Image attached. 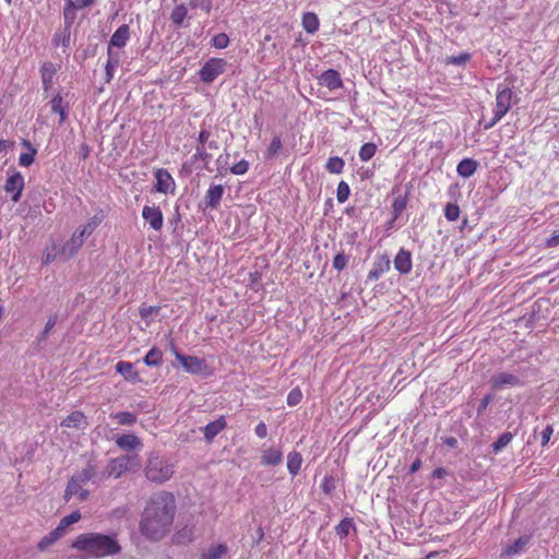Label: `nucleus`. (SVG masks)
I'll list each match as a JSON object with an SVG mask.
<instances>
[{
  "instance_id": "f257e3e1",
  "label": "nucleus",
  "mask_w": 559,
  "mask_h": 559,
  "mask_svg": "<svg viewBox=\"0 0 559 559\" xmlns=\"http://www.w3.org/2000/svg\"><path fill=\"white\" fill-rule=\"evenodd\" d=\"M176 511L177 503L173 492L162 490L152 495L140 521L142 535L151 540H160L170 532Z\"/></svg>"
},
{
  "instance_id": "f03ea898",
  "label": "nucleus",
  "mask_w": 559,
  "mask_h": 559,
  "mask_svg": "<svg viewBox=\"0 0 559 559\" xmlns=\"http://www.w3.org/2000/svg\"><path fill=\"white\" fill-rule=\"evenodd\" d=\"M71 547L96 558L110 557L121 552V546L115 534L83 533L72 542Z\"/></svg>"
},
{
  "instance_id": "7ed1b4c3",
  "label": "nucleus",
  "mask_w": 559,
  "mask_h": 559,
  "mask_svg": "<svg viewBox=\"0 0 559 559\" xmlns=\"http://www.w3.org/2000/svg\"><path fill=\"white\" fill-rule=\"evenodd\" d=\"M174 473V465L168 460L153 452L148 454L144 466V475L148 481L164 484Z\"/></svg>"
},
{
  "instance_id": "20e7f679",
  "label": "nucleus",
  "mask_w": 559,
  "mask_h": 559,
  "mask_svg": "<svg viewBox=\"0 0 559 559\" xmlns=\"http://www.w3.org/2000/svg\"><path fill=\"white\" fill-rule=\"evenodd\" d=\"M513 92L508 86H498L496 95V106L492 119L484 128L486 130L495 127L510 110L512 106Z\"/></svg>"
},
{
  "instance_id": "39448f33",
  "label": "nucleus",
  "mask_w": 559,
  "mask_h": 559,
  "mask_svg": "<svg viewBox=\"0 0 559 559\" xmlns=\"http://www.w3.org/2000/svg\"><path fill=\"white\" fill-rule=\"evenodd\" d=\"M138 454L133 455H121L115 459H110L104 468L102 477L106 478H119L126 472L132 467H139Z\"/></svg>"
},
{
  "instance_id": "423d86ee",
  "label": "nucleus",
  "mask_w": 559,
  "mask_h": 559,
  "mask_svg": "<svg viewBox=\"0 0 559 559\" xmlns=\"http://www.w3.org/2000/svg\"><path fill=\"white\" fill-rule=\"evenodd\" d=\"M227 61L223 58H211L199 70L200 80L210 84L226 71Z\"/></svg>"
},
{
  "instance_id": "0eeeda50",
  "label": "nucleus",
  "mask_w": 559,
  "mask_h": 559,
  "mask_svg": "<svg viewBox=\"0 0 559 559\" xmlns=\"http://www.w3.org/2000/svg\"><path fill=\"white\" fill-rule=\"evenodd\" d=\"M175 358L182 366V368L192 374L203 373L206 369L205 361L197 356L183 355L177 350L175 346L171 349Z\"/></svg>"
},
{
  "instance_id": "6e6552de",
  "label": "nucleus",
  "mask_w": 559,
  "mask_h": 559,
  "mask_svg": "<svg viewBox=\"0 0 559 559\" xmlns=\"http://www.w3.org/2000/svg\"><path fill=\"white\" fill-rule=\"evenodd\" d=\"M24 186L25 182L22 174L14 168L9 169L4 183V190L11 194V200L13 202L20 201Z\"/></svg>"
},
{
  "instance_id": "1a4fd4ad",
  "label": "nucleus",
  "mask_w": 559,
  "mask_h": 559,
  "mask_svg": "<svg viewBox=\"0 0 559 559\" xmlns=\"http://www.w3.org/2000/svg\"><path fill=\"white\" fill-rule=\"evenodd\" d=\"M155 190L160 193H174L175 192V180L167 169L159 168L155 171Z\"/></svg>"
},
{
  "instance_id": "9d476101",
  "label": "nucleus",
  "mask_w": 559,
  "mask_h": 559,
  "mask_svg": "<svg viewBox=\"0 0 559 559\" xmlns=\"http://www.w3.org/2000/svg\"><path fill=\"white\" fill-rule=\"evenodd\" d=\"M318 84L320 86L326 87L329 91H335L338 88H343L344 86L341 74L335 69H329L322 72L318 76Z\"/></svg>"
},
{
  "instance_id": "9b49d317",
  "label": "nucleus",
  "mask_w": 559,
  "mask_h": 559,
  "mask_svg": "<svg viewBox=\"0 0 559 559\" xmlns=\"http://www.w3.org/2000/svg\"><path fill=\"white\" fill-rule=\"evenodd\" d=\"M142 217L147 222L154 230L159 231L163 228L164 216L159 206L144 205L142 210Z\"/></svg>"
},
{
  "instance_id": "f8f14e48",
  "label": "nucleus",
  "mask_w": 559,
  "mask_h": 559,
  "mask_svg": "<svg viewBox=\"0 0 559 559\" xmlns=\"http://www.w3.org/2000/svg\"><path fill=\"white\" fill-rule=\"evenodd\" d=\"M88 496L90 491L72 476L64 490V500L69 501L71 498L75 497L79 501L83 502L88 499Z\"/></svg>"
},
{
  "instance_id": "ddd939ff",
  "label": "nucleus",
  "mask_w": 559,
  "mask_h": 559,
  "mask_svg": "<svg viewBox=\"0 0 559 559\" xmlns=\"http://www.w3.org/2000/svg\"><path fill=\"white\" fill-rule=\"evenodd\" d=\"M490 385L493 390H501L507 386H519L521 380L518 376L510 372H500L490 378Z\"/></svg>"
},
{
  "instance_id": "4468645a",
  "label": "nucleus",
  "mask_w": 559,
  "mask_h": 559,
  "mask_svg": "<svg viewBox=\"0 0 559 559\" xmlns=\"http://www.w3.org/2000/svg\"><path fill=\"white\" fill-rule=\"evenodd\" d=\"M394 267L401 274H408L412 271V254L408 250L401 248L394 258Z\"/></svg>"
},
{
  "instance_id": "2eb2a0df",
  "label": "nucleus",
  "mask_w": 559,
  "mask_h": 559,
  "mask_svg": "<svg viewBox=\"0 0 559 559\" xmlns=\"http://www.w3.org/2000/svg\"><path fill=\"white\" fill-rule=\"evenodd\" d=\"M61 427L84 429L87 426V418L82 411H73L60 423Z\"/></svg>"
},
{
  "instance_id": "dca6fc26",
  "label": "nucleus",
  "mask_w": 559,
  "mask_h": 559,
  "mask_svg": "<svg viewBox=\"0 0 559 559\" xmlns=\"http://www.w3.org/2000/svg\"><path fill=\"white\" fill-rule=\"evenodd\" d=\"M224 187L222 185L212 183L204 197L205 206L216 209L224 195Z\"/></svg>"
},
{
  "instance_id": "f3484780",
  "label": "nucleus",
  "mask_w": 559,
  "mask_h": 559,
  "mask_svg": "<svg viewBox=\"0 0 559 559\" xmlns=\"http://www.w3.org/2000/svg\"><path fill=\"white\" fill-rule=\"evenodd\" d=\"M130 37V27L128 24L120 25L115 33L111 35L109 47H108V53L110 55V48L118 47L122 48L127 45V41Z\"/></svg>"
},
{
  "instance_id": "a211bd4d",
  "label": "nucleus",
  "mask_w": 559,
  "mask_h": 559,
  "mask_svg": "<svg viewBox=\"0 0 559 559\" xmlns=\"http://www.w3.org/2000/svg\"><path fill=\"white\" fill-rule=\"evenodd\" d=\"M116 371L120 373L124 380L129 382H140L141 378L139 372L134 369V366L130 361L120 360L116 364Z\"/></svg>"
},
{
  "instance_id": "6ab92c4d",
  "label": "nucleus",
  "mask_w": 559,
  "mask_h": 559,
  "mask_svg": "<svg viewBox=\"0 0 559 559\" xmlns=\"http://www.w3.org/2000/svg\"><path fill=\"white\" fill-rule=\"evenodd\" d=\"M390 265H391V262L386 254L379 257L376 260L373 267L369 271V273L367 275L368 280L369 281L379 280L382 276V274H384L385 272H388L390 270Z\"/></svg>"
},
{
  "instance_id": "aec40b11",
  "label": "nucleus",
  "mask_w": 559,
  "mask_h": 559,
  "mask_svg": "<svg viewBox=\"0 0 559 559\" xmlns=\"http://www.w3.org/2000/svg\"><path fill=\"white\" fill-rule=\"evenodd\" d=\"M227 427V421L224 416H221L214 421L209 423L204 428V439L211 442L221 431Z\"/></svg>"
},
{
  "instance_id": "412c9836",
  "label": "nucleus",
  "mask_w": 559,
  "mask_h": 559,
  "mask_svg": "<svg viewBox=\"0 0 559 559\" xmlns=\"http://www.w3.org/2000/svg\"><path fill=\"white\" fill-rule=\"evenodd\" d=\"M283 462V453L278 449L269 448L262 451L261 463L264 466H277Z\"/></svg>"
},
{
  "instance_id": "4be33fe9",
  "label": "nucleus",
  "mask_w": 559,
  "mask_h": 559,
  "mask_svg": "<svg viewBox=\"0 0 559 559\" xmlns=\"http://www.w3.org/2000/svg\"><path fill=\"white\" fill-rule=\"evenodd\" d=\"M116 444L122 450H133L142 445L141 439L132 433H126L116 438Z\"/></svg>"
},
{
  "instance_id": "5701e85b",
  "label": "nucleus",
  "mask_w": 559,
  "mask_h": 559,
  "mask_svg": "<svg viewBox=\"0 0 559 559\" xmlns=\"http://www.w3.org/2000/svg\"><path fill=\"white\" fill-rule=\"evenodd\" d=\"M531 537L527 535L519 537L512 545L507 546L501 556L512 557L522 552L525 547L530 544Z\"/></svg>"
},
{
  "instance_id": "b1692460",
  "label": "nucleus",
  "mask_w": 559,
  "mask_h": 559,
  "mask_svg": "<svg viewBox=\"0 0 559 559\" xmlns=\"http://www.w3.org/2000/svg\"><path fill=\"white\" fill-rule=\"evenodd\" d=\"M97 466L93 461H88L82 471L75 473L73 477L84 486L96 476Z\"/></svg>"
},
{
  "instance_id": "393cba45",
  "label": "nucleus",
  "mask_w": 559,
  "mask_h": 559,
  "mask_svg": "<svg viewBox=\"0 0 559 559\" xmlns=\"http://www.w3.org/2000/svg\"><path fill=\"white\" fill-rule=\"evenodd\" d=\"M97 466L93 461H88L82 471L75 473L73 477L84 486L96 476Z\"/></svg>"
},
{
  "instance_id": "a878e982",
  "label": "nucleus",
  "mask_w": 559,
  "mask_h": 559,
  "mask_svg": "<svg viewBox=\"0 0 559 559\" xmlns=\"http://www.w3.org/2000/svg\"><path fill=\"white\" fill-rule=\"evenodd\" d=\"M477 167L478 163L475 159L466 157L457 164L456 171L459 176L469 178L476 173Z\"/></svg>"
},
{
  "instance_id": "bb28decb",
  "label": "nucleus",
  "mask_w": 559,
  "mask_h": 559,
  "mask_svg": "<svg viewBox=\"0 0 559 559\" xmlns=\"http://www.w3.org/2000/svg\"><path fill=\"white\" fill-rule=\"evenodd\" d=\"M22 144H23V146H25L27 148V152L22 153L20 155L19 164L22 167H29L34 163V160H35V156L37 154V150L27 140H24Z\"/></svg>"
},
{
  "instance_id": "cd10ccee",
  "label": "nucleus",
  "mask_w": 559,
  "mask_h": 559,
  "mask_svg": "<svg viewBox=\"0 0 559 559\" xmlns=\"http://www.w3.org/2000/svg\"><path fill=\"white\" fill-rule=\"evenodd\" d=\"M193 527L185 526L181 530H178L171 537L173 543L176 545H186L192 542L193 539Z\"/></svg>"
},
{
  "instance_id": "c85d7f7f",
  "label": "nucleus",
  "mask_w": 559,
  "mask_h": 559,
  "mask_svg": "<svg viewBox=\"0 0 559 559\" xmlns=\"http://www.w3.org/2000/svg\"><path fill=\"white\" fill-rule=\"evenodd\" d=\"M302 464V456L298 451H292L287 455V469L292 476H296Z\"/></svg>"
},
{
  "instance_id": "c756f323",
  "label": "nucleus",
  "mask_w": 559,
  "mask_h": 559,
  "mask_svg": "<svg viewBox=\"0 0 559 559\" xmlns=\"http://www.w3.org/2000/svg\"><path fill=\"white\" fill-rule=\"evenodd\" d=\"M143 362L147 366V367H158L162 365L163 362V352L154 346L152 347L147 354L144 356L143 358Z\"/></svg>"
},
{
  "instance_id": "7c9ffc66",
  "label": "nucleus",
  "mask_w": 559,
  "mask_h": 559,
  "mask_svg": "<svg viewBox=\"0 0 559 559\" xmlns=\"http://www.w3.org/2000/svg\"><path fill=\"white\" fill-rule=\"evenodd\" d=\"M304 29L309 34H314L319 29V19L316 13L307 12L302 15L301 21Z\"/></svg>"
},
{
  "instance_id": "2f4dec72",
  "label": "nucleus",
  "mask_w": 559,
  "mask_h": 559,
  "mask_svg": "<svg viewBox=\"0 0 559 559\" xmlns=\"http://www.w3.org/2000/svg\"><path fill=\"white\" fill-rule=\"evenodd\" d=\"M84 237H80V234L78 230L73 234L71 239L67 241L62 248L63 252H69L70 255H73L78 252V250L83 246L84 243Z\"/></svg>"
},
{
  "instance_id": "473e14b6",
  "label": "nucleus",
  "mask_w": 559,
  "mask_h": 559,
  "mask_svg": "<svg viewBox=\"0 0 559 559\" xmlns=\"http://www.w3.org/2000/svg\"><path fill=\"white\" fill-rule=\"evenodd\" d=\"M227 546L225 544H217L210 547L205 552L201 555V559H221L227 554Z\"/></svg>"
},
{
  "instance_id": "72a5a7b5",
  "label": "nucleus",
  "mask_w": 559,
  "mask_h": 559,
  "mask_svg": "<svg viewBox=\"0 0 559 559\" xmlns=\"http://www.w3.org/2000/svg\"><path fill=\"white\" fill-rule=\"evenodd\" d=\"M51 111L55 114H59L60 116V124L63 123L67 119V109L63 106V98L60 94H57L52 97L51 102Z\"/></svg>"
},
{
  "instance_id": "f704fd0d",
  "label": "nucleus",
  "mask_w": 559,
  "mask_h": 559,
  "mask_svg": "<svg viewBox=\"0 0 559 559\" xmlns=\"http://www.w3.org/2000/svg\"><path fill=\"white\" fill-rule=\"evenodd\" d=\"M81 518H82L81 512L79 510H75L71 514L63 516L60 520L59 524L57 525V528L64 535L66 530L70 525L79 522L81 520Z\"/></svg>"
},
{
  "instance_id": "c9c22d12",
  "label": "nucleus",
  "mask_w": 559,
  "mask_h": 559,
  "mask_svg": "<svg viewBox=\"0 0 559 559\" xmlns=\"http://www.w3.org/2000/svg\"><path fill=\"white\" fill-rule=\"evenodd\" d=\"M62 536L63 534L56 527L48 535L41 538V540L38 543V549L45 550L49 546L53 545Z\"/></svg>"
},
{
  "instance_id": "e433bc0d",
  "label": "nucleus",
  "mask_w": 559,
  "mask_h": 559,
  "mask_svg": "<svg viewBox=\"0 0 559 559\" xmlns=\"http://www.w3.org/2000/svg\"><path fill=\"white\" fill-rule=\"evenodd\" d=\"M119 425L131 426L136 423V415L130 412H119L110 415Z\"/></svg>"
},
{
  "instance_id": "4c0bfd02",
  "label": "nucleus",
  "mask_w": 559,
  "mask_h": 559,
  "mask_svg": "<svg viewBox=\"0 0 559 559\" xmlns=\"http://www.w3.org/2000/svg\"><path fill=\"white\" fill-rule=\"evenodd\" d=\"M352 528H354L353 519L345 518L335 526V533L340 538H345Z\"/></svg>"
},
{
  "instance_id": "58836bf2",
  "label": "nucleus",
  "mask_w": 559,
  "mask_h": 559,
  "mask_svg": "<svg viewBox=\"0 0 559 559\" xmlns=\"http://www.w3.org/2000/svg\"><path fill=\"white\" fill-rule=\"evenodd\" d=\"M187 14L188 9L186 8V5L180 4L174 8V10L171 11L170 20L175 25L180 26L183 23L185 19L187 17Z\"/></svg>"
},
{
  "instance_id": "ea45409f",
  "label": "nucleus",
  "mask_w": 559,
  "mask_h": 559,
  "mask_svg": "<svg viewBox=\"0 0 559 559\" xmlns=\"http://www.w3.org/2000/svg\"><path fill=\"white\" fill-rule=\"evenodd\" d=\"M344 159L337 156L330 157L325 164L326 170L331 174H341L344 169Z\"/></svg>"
},
{
  "instance_id": "a19ab883",
  "label": "nucleus",
  "mask_w": 559,
  "mask_h": 559,
  "mask_svg": "<svg viewBox=\"0 0 559 559\" xmlns=\"http://www.w3.org/2000/svg\"><path fill=\"white\" fill-rule=\"evenodd\" d=\"M376 152L377 145L374 143L369 142L361 145L358 155L360 160L368 162L374 156Z\"/></svg>"
},
{
  "instance_id": "79ce46f5",
  "label": "nucleus",
  "mask_w": 559,
  "mask_h": 559,
  "mask_svg": "<svg viewBox=\"0 0 559 559\" xmlns=\"http://www.w3.org/2000/svg\"><path fill=\"white\" fill-rule=\"evenodd\" d=\"M160 311L159 306H147L145 304H142L139 307V314L143 320H148L153 316H157Z\"/></svg>"
},
{
  "instance_id": "37998d69",
  "label": "nucleus",
  "mask_w": 559,
  "mask_h": 559,
  "mask_svg": "<svg viewBox=\"0 0 559 559\" xmlns=\"http://www.w3.org/2000/svg\"><path fill=\"white\" fill-rule=\"evenodd\" d=\"M461 214L460 206L456 203H448L444 207V216L449 222H455Z\"/></svg>"
},
{
  "instance_id": "c03bdc74",
  "label": "nucleus",
  "mask_w": 559,
  "mask_h": 559,
  "mask_svg": "<svg viewBox=\"0 0 559 559\" xmlns=\"http://www.w3.org/2000/svg\"><path fill=\"white\" fill-rule=\"evenodd\" d=\"M513 439V435L511 432H503L497 441L493 442L492 444V449H493V452L498 453L500 452L503 448H506Z\"/></svg>"
},
{
  "instance_id": "a18cd8bd",
  "label": "nucleus",
  "mask_w": 559,
  "mask_h": 559,
  "mask_svg": "<svg viewBox=\"0 0 559 559\" xmlns=\"http://www.w3.org/2000/svg\"><path fill=\"white\" fill-rule=\"evenodd\" d=\"M283 147V144H282V140L278 135L274 136L265 152V157L266 158H272L274 156H276L280 151L282 150Z\"/></svg>"
},
{
  "instance_id": "49530a36",
  "label": "nucleus",
  "mask_w": 559,
  "mask_h": 559,
  "mask_svg": "<svg viewBox=\"0 0 559 559\" xmlns=\"http://www.w3.org/2000/svg\"><path fill=\"white\" fill-rule=\"evenodd\" d=\"M349 194H350V189H349V186L347 182L345 181H341L338 185H337V189H336V199L340 203H344L348 200L349 198Z\"/></svg>"
},
{
  "instance_id": "de8ad7c7",
  "label": "nucleus",
  "mask_w": 559,
  "mask_h": 559,
  "mask_svg": "<svg viewBox=\"0 0 559 559\" xmlns=\"http://www.w3.org/2000/svg\"><path fill=\"white\" fill-rule=\"evenodd\" d=\"M406 207V198L405 197H400V198H395L393 203H392V211H393V215H394V219H396L401 213L405 210Z\"/></svg>"
},
{
  "instance_id": "09e8293b",
  "label": "nucleus",
  "mask_w": 559,
  "mask_h": 559,
  "mask_svg": "<svg viewBox=\"0 0 559 559\" xmlns=\"http://www.w3.org/2000/svg\"><path fill=\"white\" fill-rule=\"evenodd\" d=\"M53 69H52V64H44L41 67V80H43V83L45 85V88L48 87V85L51 83L52 81V76H53Z\"/></svg>"
},
{
  "instance_id": "8fccbe9b",
  "label": "nucleus",
  "mask_w": 559,
  "mask_h": 559,
  "mask_svg": "<svg viewBox=\"0 0 559 559\" xmlns=\"http://www.w3.org/2000/svg\"><path fill=\"white\" fill-rule=\"evenodd\" d=\"M229 44V37L225 33L216 34L212 38V45L217 49H224Z\"/></svg>"
},
{
  "instance_id": "3c124183",
  "label": "nucleus",
  "mask_w": 559,
  "mask_h": 559,
  "mask_svg": "<svg viewBox=\"0 0 559 559\" xmlns=\"http://www.w3.org/2000/svg\"><path fill=\"white\" fill-rule=\"evenodd\" d=\"M348 257L343 252L337 253L333 259V267L338 272L343 271L348 264Z\"/></svg>"
},
{
  "instance_id": "603ef678",
  "label": "nucleus",
  "mask_w": 559,
  "mask_h": 559,
  "mask_svg": "<svg viewBox=\"0 0 559 559\" xmlns=\"http://www.w3.org/2000/svg\"><path fill=\"white\" fill-rule=\"evenodd\" d=\"M96 226H97L96 219L92 218L83 227L78 228L76 230L79 231L80 237H84L85 238V237H88L90 235L93 234V231L95 230Z\"/></svg>"
},
{
  "instance_id": "864d4df0",
  "label": "nucleus",
  "mask_w": 559,
  "mask_h": 559,
  "mask_svg": "<svg viewBox=\"0 0 559 559\" xmlns=\"http://www.w3.org/2000/svg\"><path fill=\"white\" fill-rule=\"evenodd\" d=\"M321 489L325 495H331L332 491L335 489L334 477L331 475L324 476L322 484H321Z\"/></svg>"
},
{
  "instance_id": "5fc2aeb1",
  "label": "nucleus",
  "mask_w": 559,
  "mask_h": 559,
  "mask_svg": "<svg viewBox=\"0 0 559 559\" xmlns=\"http://www.w3.org/2000/svg\"><path fill=\"white\" fill-rule=\"evenodd\" d=\"M301 399H302V393H301V391H300L298 388L293 389V390L288 393V395H287V404H288L289 406H295V405H297V404H299V403H300Z\"/></svg>"
},
{
  "instance_id": "6e6d98bb",
  "label": "nucleus",
  "mask_w": 559,
  "mask_h": 559,
  "mask_svg": "<svg viewBox=\"0 0 559 559\" xmlns=\"http://www.w3.org/2000/svg\"><path fill=\"white\" fill-rule=\"evenodd\" d=\"M249 169V163L246 159H241L231 166L230 171L234 175H243Z\"/></svg>"
},
{
  "instance_id": "4d7b16f0",
  "label": "nucleus",
  "mask_w": 559,
  "mask_h": 559,
  "mask_svg": "<svg viewBox=\"0 0 559 559\" xmlns=\"http://www.w3.org/2000/svg\"><path fill=\"white\" fill-rule=\"evenodd\" d=\"M78 8L74 5L73 0H66V5L63 10V15L66 20H73L75 16V11Z\"/></svg>"
},
{
  "instance_id": "13d9d810",
  "label": "nucleus",
  "mask_w": 559,
  "mask_h": 559,
  "mask_svg": "<svg viewBox=\"0 0 559 559\" xmlns=\"http://www.w3.org/2000/svg\"><path fill=\"white\" fill-rule=\"evenodd\" d=\"M471 55L468 52H463L459 56H452L448 59V63L455 64V66H462L465 64L467 61H469Z\"/></svg>"
},
{
  "instance_id": "bf43d9fd",
  "label": "nucleus",
  "mask_w": 559,
  "mask_h": 559,
  "mask_svg": "<svg viewBox=\"0 0 559 559\" xmlns=\"http://www.w3.org/2000/svg\"><path fill=\"white\" fill-rule=\"evenodd\" d=\"M118 63H119L118 60L114 61L111 58H109L107 60L106 66H105L107 82H109L114 78V73H115L116 68L118 67Z\"/></svg>"
},
{
  "instance_id": "052dcab7",
  "label": "nucleus",
  "mask_w": 559,
  "mask_h": 559,
  "mask_svg": "<svg viewBox=\"0 0 559 559\" xmlns=\"http://www.w3.org/2000/svg\"><path fill=\"white\" fill-rule=\"evenodd\" d=\"M554 433V428L551 425H547L542 432V447H546Z\"/></svg>"
},
{
  "instance_id": "680f3d73",
  "label": "nucleus",
  "mask_w": 559,
  "mask_h": 559,
  "mask_svg": "<svg viewBox=\"0 0 559 559\" xmlns=\"http://www.w3.org/2000/svg\"><path fill=\"white\" fill-rule=\"evenodd\" d=\"M209 157H210V155L206 153L204 146H198L197 147V152L193 155V159L194 160L201 159V160L206 162L209 159Z\"/></svg>"
},
{
  "instance_id": "e2e57ef3",
  "label": "nucleus",
  "mask_w": 559,
  "mask_h": 559,
  "mask_svg": "<svg viewBox=\"0 0 559 559\" xmlns=\"http://www.w3.org/2000/svg\"><path fill=\"white\" fill-rule=\"evenodd\" d=\"M57 323V317L53 316V317H50L47 322H46V325H45V329L43 331V335L41 337L45 338L47 336V334L53 329V326L56 325Z\"/></svg>"
},
{
  "instance_id": "0e129e2a",
  "label": "nucleus",
  "mask_w": 559,
  "mask_h": 559,
  "mask_svg": "<svg viewBox=\"0 0 559 559\" xmlns=\"http://www.w3.org/2000/svg\"><path fill=\"white\" fill-rule=\"evenodd\" d=\"M546 246L549 248L559 246V231H554L551 236L546 239Z\"/></svg>"
},
{
  "instance_id": "69168bd1",
  "label": "nucleus",
  "mask_w": 559,
  "mask_h": 559,
  "mask_svg": "<svg viewBox=\"0 0 559 559\" xmlns=\"http://www.w3.org/2000/svg\"><path fill=\"white\" fill-rule=\"evenodd\" d=\"M255 435L261 439L267 436V427L263 421L259 423L255 426Z\"/></svg>"
},
{
  "instance_id": "338daca9",
  "label": "nucleus",
  "mask_w": 559,
  "mask_h": 559,
  "mask_svg": "<svg viewBox=\"0 0 559 559\" xmlns=\"http://www.w3.org/2000/svg\"><path fill=\"white\" fill-rule=\"evenodd\" d=\"M210 136H211L210 131L202 129L198 136V142H199L198 146H204L205 143L209 141Z\"/></svg>"
},
{
  "instance_id": "774afa93",
  "label": "nucleus",
  "mask_w": 559,
  "mask_h": 559,
  "mask_svg": "<svg viewBox=\"0 0 559 559\" xmlns=\"http://www.w3.org/2000/svg\"><path fill=\"white\" fill-rule=\"evenodd\" d=\"M492 400V396L491 395H485L481 400H480V403H479V406H478V414L480 415L483 412H485V409L488 407L489 403L491 402Z\"/></svg>"
}]
</instances>
